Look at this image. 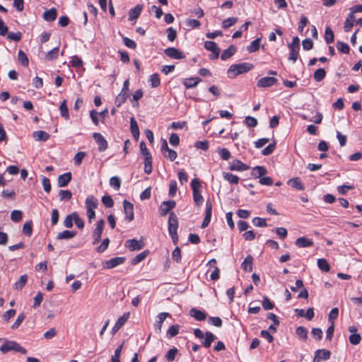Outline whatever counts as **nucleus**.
<instances>
[{"label":"nucleus","mask_w":362,"mask_h":362,"mask_svg":"<svg viewBox=\"0 0 362 362\" xmlns=\"http://www.w3.org/2000/svg\"><path fill=\"white\" fill-rule=\"evenodd\" d=\"M253 67L252 64L247 62L232 64L228 70V77L233 78L239 74L248 72L252 70Z\"/></svg>","instance_id":"nucleus-1"},{"label":"nucleus","mask_w":362,"mask_h":362,"mask_svg":"<svg viewBox=\"0 0 362 362\" xmlns=\"http://www.w3.org/2000/svg\"><path fill=\"white\" fill-rule=\"evenodd\" d=\"M10 351H14L23 354H27L26 349L22 347L18 342L15 341L6 340L1 346L0 351H1L3 354H6Z\"/></svg>","instance_id":"nucleus-2"},{"label":"nucleus","mask_w":362,"mask_h":362,"mask_svg":"<svg viewBox=\"0 0 362 362\" xmlns=\"http://www.w3.org/2000/svg\"><path fill=\"white\" fill-rule=\"evenodd\" d=\"M105 222L104 219H100L97 222L96 227L94 229L92 235L93 238V245H95L100 242L105 227Z\"/></svg>","instance_id":"nucleus-3"},{"label":"nucleus","mask_w":362,"mask_h":362,"mask_svg":"<svg viewBox=\"0 0 362 362\" xmlns=\"http://www.w3.org/2000/svg\"><path fill=\"white\" fill-rule=\"evenodd\" d=\"M168 228L170 234L175 235L177 233L178 220L174 212L169 214Z\"/></svg>","instance_id":"nucleus-4"},{"label":"nucleus","mask_w":362,"mask_h":362,"mask_svg":"<svg viewBox=\"0 0 362 362\" xmlns=\"http://www.w3.org/2000/svg\"><path fill=\"white\" fill-rule=\"evenodd\" d=\"M166 56L174 59H182L185 58V54L175 47H168L164 49Z\"/></svg>","instance_id":"nucleus-5"},{"label":"nucleus","mask_w":362,"mask_h":362,"mask_svg":"<svg viewBox=\"0 0 362 362\" xmlns=\"http://www.w3.org/2000/svg\"><path fill=\"white\" fill-rule=\"evenodd\" d=\"M176 206V202L174 200H169L163 202L160 206L159 212L161 216L167 215L170 211Z\"/></svg>","instance_id":"nucleus-6"},{"label":"nucleus","mask_w":362,"mask_h":362,"mask_svg":"<svg viewBox=\"0 0 362 362\" xmlns=\"http://www.w3.org/2000/svg\"><path fill=\"white\" fill-rule=\"evenodd\" d=\"M204 48L212 52V55L210 57L211 59H216L218 57L220 49L218 47L216 42L213 41H206L204 42Z\"/></svg>","instance_id":"nucleus-7"},{"label":"nucleus","mask_w":362,"mask_h":362,"mask_svg":"<svg viewBox=\"0 0 362 362\" xmlns=\"http://www.w3.org/2000/svg\"><path fill=\"white\" fill-rule=\"evenodd\" d=\"M93 136L94 140L98 145V151L100 152L105 151L108 147L107 141H106L105 137L100 133L97 132L93 133Z\"/></svg>","instance_id":"nucleus-8"},{"label":"nucleus","mask_w":362,"mask_h":362,"mask_svg":"<svg viewBox=\"0 0 362 362\" xmlns=\"http://www.w3.org/2000/svg\"><path fill=\"white\" fill-rule=\"evenodd\" d=\"M124 213L125 214V218L128 221H132L134 218V205L127 200L123 202Z\"/></svg>","instance_id":"nucleus-9"},{"label":"nucleus","mask_w":362,"mask_h":362,"mask_svg":"<svg viewBox=\"0 0 362 362\" xmlns=\"http://www.w3.org/2000/svg\"><path fill=\"white\" fill-rule=\"evenodd\" d=\"M278 79L275 77L266 76L258 80L257 86L259 88H269L275 85Z\"/></svg>","instance_id":"nucleus-10"},{"label":"nucleus","mask_w":362,"mask_h":362,"mask_svg":"<svg viewBox=\"0 0 362 362\" xmlns=\"http://www.w3.org/2000/svg\"><path fill=\"white\" fill-rule=\"evenodd\" d=\"M331 352L327 349H318L315 352L314 362L327 361L330 358Z\"/></svg>","instance_id":"nucleus-11"},{"label":"nucleus","mask_w":362,"mask_h":362,"mask_svg":"<svg viewBox=\"0 0 362 362\" xmlns=\"http://www.w3.org/2000/svg\"><path fill=\"white\" fill-rule=\"evenodd\" d=\"M211 214H212V204H211V202L207 201L206 203L205 217H204V221L201 226L202 228H205L209 226L210 221H211Z\"/></svg>","instance_id":"nucleus-12"},{"label":"nucleus","mask_w":362,"mask_h":362,"mask_svg":"<svg viewBox=\"0 0 362 362\" xmlns=\"http://www.w3.org/2000/svg\"><path fill=\"white\" fill-rule=\"evenodd\" d=\"M126 260L124 257H113L105 262L104 267L107 269H112L118 265L122 264Z\"/></svg>","instance_id":"nucleus-13"},{"label":"nucleus","mask_w":362,"mask_h":362,"mask_svg":"<svg viewBox=\"0 0 362 362\" xmlns=\"http://www.w3.org/2000/svg\"><path fill=\"white\" fill-rule=\"evenodd\" d=\"M129 317V313H124L116 322L115 325L112 328V334H115L119 329L125 324Z\"/></svg>","instance_id":"nucleus-14"},{"label":"nucleus","mask_w":362,"mask_h":362,"mask_svg":"<svg viewBox=\"0 0 362 362\" xmlns=\"http://www.w3.org/2000/svg\"><path fill=\"white\" fill-rule=\"evenodd\" d=\"M127 247L131 251L139 250L142 249L144 246V243L141 241H139L136 239H130L126 242Z\"/></svg>","instance_id":"nucleus-15"},{"label":"nucleus","mask_w":362,"mask_h":362,"mask_svg":"<svg viewBox=\"0 0 362 362\" xmlns=\"http://www.w3.org/2000/svg\"><path fill=\"white\" fill-rule=\"evenodd\" d=\"M71 173L70 172L64 173L58 177L57 185L59 187H66L69 182L71 180Z\"/></svg>","instance_id":"nucleus-16"},{"label":"nucleus","mask_w":362,"mask_h":362,"mask_svg":"<svg viewBox=\"0 0 362 362\" xmlns=\"http://www.w3.org/2000/svg\"><path fill=\"white\" fill-rule=\"evenodd\" d=\"M229 168L230 170L245 171L248 170L250 167L239 160H234L230 163Z\"/></svg>","instance_id":"nucleus-17"},{"label":"nucleus","mask_w":362,"mask_h":362,"mask_svg":"<svg viewBox=\"0 0 362 362\" xmlns=\"http://www.w3.org/2000/svg\"><path fill=\"white\" fill-rule=\"evenodd\" d=\"M189 315L198 321H204L206 318V314L205 312L199 310L197 308H192L189 310Z\"/></svg>","instance_id":"nucleus-18"},{"label":"nucleus","mask_w":362,"mask_h":362,"mask_svg":"<svg viewBox=\"0 0 362 362\" xmlns=\"http://www.w3.org/2000/svg\"><path fill=\"white\" fill-rule=\"evenodd\" d=\"M287 184L294 189L298 190H304L305 186L302 183L300 179L298 177H293L288 180Z\"/></svg>","instance_id":"nucleus-19"},{"label":"nucleus","mask_w":362,"mask_h":362,"mask_svg":"<svg viewBox=\"0 0 362 362\" xmlns=\"http://www.w3.org/2000/svg\"><path fill=\"white\" fill-rule=\"evenodd\" d=\"M143 9V6L141 4L136 5L134 8L129 10V20L134 21L139 18Z\"/></svg>","instance_id":"nucleus-20"},{"label":"nucleus","mask_w":362,"mask_h":362,"mask_svg":"<svg viewBox=\"0 0 362 362\" xmlns=\"http://www.w3.org/2000/svg\"><path fill=\"white\" fill-rule=\"evenodd\" d=\"M295 244L298 247H308L313 246L314 243L312 240L305 237H300L296 239Z\"/></svg>","instance_id":"nucleus-21"},{"label":"nucleus","mask_w":362,"mask_h":362,"mask_svg":"<svg viewBox=\"0 0 362 362\" xmlns=\"http://www.w3.org/2000/svg\"><path fill=\"white\" fill-rule=\"evenodd\" d=\"M57 16V11L55 8L47 10L43 13V18L47 22L54 21Z\"/></svg>","instance_id":"nucleus-22"},{"label":"nucleus","mask_w":362,"mask_h":362,"mask_svg":"<svg viewBox=\"0 0 362 362\" xmlns=\"http://www.w3.org/2000/svg\"><path fill=\"white\" fill-rule=\"evenodd\" d=\"M33 136L35 141H46L49 138V134L45 131H35L33 134Z\"/></svg>","instance_id":"nucleus-23"},{"label":"nucleus","mask_w":362,"mask_h":362,"mask_svg":"<svg viewBox=\"0 0 362 362\" xmlns=\"http://www.w3.org/2000/svg\"><path fill=\"white\" fill-rule=\"evenodd\" d=\"M130 130L134 138L136 140H138L140 134L139 129L136 121L133 117L130 118Z\"/></svg>","instance_id":"nucleus-24"},{"label":"nucleus","mask_w":362,"mask_h":362,"mask_svg":"<svg viewBox=\"0 0 362 362\" xmlns=\"http://www.w3.org/2000/svg\"><path fill=\"white\" fill-rule=\"evenodd\" d=\"M76 235V232L74 230H64L61 233H59L57 235V240H69L73 238Z\"/></svg>","instance_id":"nucleus-25"},{"label":"nucleus","mask_w":362,"mask_h":362,"mask_svg":"<svg viewBox=\"0 0 362 362\" xmlns=\"http://www.w3.org/2000/svg\"><path fill=\"white\" fill-rule=\"evenodd\" d=\"M267 173V169L264 166H255L252 168V175L255 178H261Z\"/></svg>","instance_id":"nucleus-26"},{"label":"nucleus","mask_w":362,"mask_h":362,"mask_svg":"<svg viewBox=\"0 0 362 362\" xmlns=\"http://www.w3.org/2000/svg\"><path fill=\"white\" fill-rule=\"evenodd\" d=\"M201 81L202 79L199 77L188 78L185 79L183 85L186 88H194Z\"/></svg>","instance_id":"nucleus-27"},{"label":"nucleus","mask_w":362,"mask_h":362,"mask_svg":"<svg viewBox=\"0 0 362 362\" xmlns=\"http://www.w3.org/2000/svg\"><path fill=\"white\" fill-rule=\"evenodd\" d=\"M252 263L253 257L251 255H248L241 264V268L245 272H250L252 271Z\"/></svg>","instance_id":"nucleus-28"},{"label":"nucleus","mask_w":362,"mask_h":362,"mask_svg":"<svg viewBox=\"0 0 362 362\" xmlns=\"http://www.w3.org/2000/svg\"><path fill=\"white\" fill-rule=\"evenodd\" d=\"M355 22V17L353 13H350L344 23V30L345 32H349L354 26Z\"/></svg>","instance_id":"nucleus-29"},{"label":"nucleus","mask_w":362,"mask_h":362,"mask_svg":"<svg viewBox=\"0 0 362 362\" xmlns=\"http://www.w3.org/2000/svg\"><path fill=\"white\" fill-rule=\"evenodd\" d=\"M216 339V337L211 332H206L205 333L204 340L202 341V344L205 348H209L211 343Z\"/></svg>","instance_id":"nucleus-30"},{"label":"nucleus","mask_w":362,"mask_h":362,"mask_svg":"<svg viewBox=\"0 0 362 362\" xmlns=\"http://www.w3.org/2000/svg\"><path fill=\"white\" fill-rule=\"evenodd\" d=\"M236 52V47L235 45H230L227 49L223 50L221 54V58L222 60H226L231 57Z\"/></svg>","instance_id":"nucleus-31"},{"label":"nucleus","mask_w":362,"mask_h":362,"mask_svg":"<svg viewBox=\"0 0 362 362\" xmlns=\"http://www.w3.org/2000/svg\"><path fill=\"white\" fill-rule=\"evenodd\" d=\"M98 205V199L93 196H88L86 199V209H94L97 208Z\"/></svg>","instance_id":"nucleus-32"},{"label":"nucleus","mask_w":362,"mask_h":362,"mask_svg":"<svg viewBox=\"0 0 362 362\" xmlns=\"http://www.w3.org/2000/svg\"><path fill=\"white\" fill-rule=\"evenodd\" d=\"M152 156L151 154L144 156V172L149 175L152 173Z\"/></svg>","instance_id":"nucleus-33"},{"label":"nucleus","mask_w":362,"mask_h":362,"mask_svg":"<svg viewBox=\"0 0 362 362\" xmlns=\"http://www.w3.org/2000/svg\"><path fill=\"white\" fill-rule=\"evenodd\" d=\"M28 276L27 274H23L21 276L18 281H17L14 285L13 288L16 290H21L25 285L27 281H28Z\"/></svg>","instance_id":"nucleus-34"},{"label":"nucleus","mask_w":362,"mask_h":362,"mask_svg":"<svg viewBox=\"0 0 362 362\" xmlns=\"http://www.w3.org/2000/svg\"><path fill=\"white\" fill-rule=\"evenodd\" d=\"M308 330L305 327L300 326L296 329V334L299 338L305 341L308 339Z\"/></svg>","instance_id":"nucleus-35"},{"label":"nucleus","mask_w":362,"mask_h":362,"mask_svg":"<svg viewBox=\"0 0 362 362\" xmlns=\"http://www.w3.org/2000/svg\"><path fill=\"white\" fill-rule=\"evenodd\" d=\"M325 40L327 44L332 43L334 40V35L332 28L327 26L325 31Z\"/></svg>","instance_id":"nucleus-36"},{"label":"nucleus","mask_w":362,"mask_h":362,"mask_svg":"<svg viewBox=\"0 0 362 362\" xmlns=\"http://www.w3.org/2000/svg\"><path fill=\"white\" fill-rule=\"evenodd\" d=\"M149 252L148 250H144L142 252L136 255L131 261L132 264L136 265L142 260H144L147 255H148Z\"/></svg>","instance_id":"nucleus-37"},{"label":"nucleus","mask_w":362,"mask_h":362,"mask_svg":"<svg viewBox=\"0 0 362 362\" xmlns=\"http://www.w3.org/2000/svg\"><path fill=\"white\" fill-rule=\"evenodd\" d=\"M168 315L169 313H160L158 315V320L155 323V327L156 329H158V332H161L162 323Z\"/></svg>","instance_id":"nucleus-38"},{"label":"nucleus","mask_w":362,"mask_h":362,"mask_svg":"<svg viewBox=\"0 0 362 362\" xmlns=\"http://www.w3.org/2000/svg\"><path fill=\"white\" fill-rule=\"evenodd\" d=\"M325 76L326 71L323 68L317 69L313 74V78L317 82L322 81L325 78Z\"/></svg>","instance_id":"nucleus-39"},{"label":"nucleus","mask_w":362,"mask_h":362,"mask_svg":"<svg viewBox=\"0 0 362 362\" xmlns=\"http://www.w3.org/2000/svg\"><path fill=\"white\" fill-rule=\"evenodd\" d=\"M261 38H257L253 40L249 46L247 47V50L250 53H253L257 52L259 49Z\"/></svg>","instance_id":"nucleus-40"},{"label":"nucleus","mask_w":362,"mask_h":362,"mask_svg":"<svg viewBox=\"0 0 362 362\" xmlns=\"http://www.w3.org/2000/svg\"><path fill=\"white\" fill-rule=\"evenodd\" d=\"M59 111H60V115L62 117H64L65 119H69V111H68V107L66 105V100H64L61 103L60 106H59Z\"/></svg>","instance_id":"nucleus-41"},{"label":"nucleus","mask_w":362,"mask_h":362,"mask_svg":"<svg viewBox=\"0 0 362 362\" xmlns=\"http://www.w3.org/2000/svg\"><path fill=\"white\" fill-rule=\"evenodd\" d=\"M223 178L228 181L231 184H238L239 182V177L230 173H223Z\"/></svg>","instance_id":"nucleus-42"},{"label":"nucleus","mask_w":362,"mask_h":362,"mask_svg":"<svg viewBox=\"0 0 362 362\" xmlns=\"http://www.w3.org/2000/svg\"><path fill=\"white\" fill-rule=\"evenodd\" d=\"M317 266L323 272H327L330 270V266L325 259H319L317 260Z\"/></svg>","instance_id":"nucleus-43"},{"label":"nucleus","mask_w":362,"mask_h":362,"mask_svg":"<svg viewBox=\"0 0 362 362\" xmlns=\"http://www.w3.org/2000/svg\"><path fill=\"white\" fill-rule=\"evenodd\" d=\"M337 48L340 52L343 54H349L350 52L349 46L346 43L341 41L337 42Z\"/></svg>","instance_id":"nucleus-44"},{"label":"nucleus","mask_w":362,"mask_h":362,"mask_svg":"<svg viewBox=\"0 0 362 362\" xmlns=\"http://www.w3.org/2000/svg\"><path fill=\"white\" fill-rule=\"evenodd\" d=\"M149 81L152 88H157L160 85V81L158 74H153L151 75Z\"/></svg>","instance_id":"nucleus-45"},{"label":"nucleus","mask_w":362,"mask_h":362,"mask_svg":"<svg viewBox=\"0 0 362 362\" xmlns=\"http://www.w3.org/2000/svg\"><path fill=\"white\" fill-rule=\"evenodd\" d=\"M59 196L60 201H69L71 199L72 193L69 190L60 189Z\"/></svg>","instance_id":"nucleus-46"},{"label":"nucleus","mask_w":362,"mask_h":362,"mask_svg":"<svg viewBox=\"0 0 362 362\" xmlns=\"http://www.w3.org/2000/svg\"><path fill=\"white\" fill-rule=\"evenodd\" d=\"M23 233L26 236H31L33 233V223L31 221H27L24 223L23 227Z\"/></svg>","instance_id":"nucleus-47"},{"label":"nucleus","mask_w":362,"mask_h":362,"mask_svg":"<svg viewBox=\"0 0 362 362\" xmlns=\"http://www.w3.org/2000/svg\"><path fill=\"white\" fill-rule=\"evenodd\" d=\"M110 185L115 190H118L121 186V180L119 177L115 176L110 179Z\"/></svg>","instance_id":"nucleus-48"},{"label":"nucleus","mask_w":362,"mask_h":362,"mask_svg":"<svg viewBox=\"0 0 362 362\" xmlns=\"http://www.w3.org/2000/svg\"><path fill=\"white\" fill-rule=\"evenodd\" d=\"M58 53H59V47H54L47 53V54L45 56V59L49 61L55 59L58 57Z\"/></svg>","instance_id":"nucleus-49"},{"label":"nucleus","mask_w":362,"mask_h":362,"mask_svg":"<svg viewBox=\"0 0 362 362\" xmlns=\"http://www.w3.org/2000/svg\"><path fill=\"white\" fill-rule=\"evenodd\" d=\"M262 305L263 308L266 310H272L274 307V304L266 296L263 297Z\"/></svg>","instance_id":"nucleus-50"},{"label":"nucleus","mask_w":362,"mask_h":362,"mask_svg":"<svg viewBox=\"0 0 362 362\" xmlns=\"http://www.w3.org/2000/svg\"><path fill=\"white\" fill-rule=\"evenodd\" d=\"M238 21V18L235 17H231L228 18L227 19H225L222 22V27L225 29L228 28L235 24Z\"/></svg>","instance_id":"nucleus-51"},{"label":"nucleus","mask_w":362,"mask_h":362,"mask_svg":"<svg viewBox=\"0 0 362 362\" xmlns=\"http://www.w3.org/2000/svg\"><path fill=\"white\" fill-rule=\"evenodd\" d=\"M129 97V95H124L123 93H119L115 98V104L117 107H120L125 103L127 99Z\"/></svg>","instance_id":"nucleus-52"},{"label":"nucleus","mask_w":362,"mask_h":362,"mask_svg":"<svg viewBox=\"0 0 362 362\" xmlns=\"http://www.w3.org/2000/svg\"><path fill=\"white\" fill-rule=\"evenodd\" d=\"M180 326L177 325H172L167 331V335L169 338L176 336L179 333Z\"/></svg>","instance_id":"nucleus-53"},{"label":"nucleus","mask_w":362,"mask_h":362,"mask_svg":"<svg viewBox=\"0 0 362 362\" xmlns=\"http://www.w3.org/2000/svg\"><path fill=\"white\" fill-rule=\"evenodd\" d=\"M18 59L24 66H28V63H29L28 59L26 54L22 50L18 51Z\"/></svg>","instance_id":"nucleus-54"},{"label":"nucleus","mask_w":362,"mask_h":362,"mask_svg":"<svg viewBox=\"0 0 362 362\" xmlns=\"http://www.w3.org/2000/svg\"><path fill=\"white\" fill-rule=\"evenodd\" d=\"M218 153L221 158L224 160H228L230 158L231 155L230 151L226 148H221L218 149Z\"/></svg>","instance_id":"nucleus-55"},{"label":"nucleus","mask_w":362,"mask_h":362,"mask_svg":"<svg viewBox=\"0 0 362 362\" xmlns=\"http://www.w3.org/2000/svg\"><path fill=\"white\" fill-rule=\"evenodd\" d=\"M339 315V310L337 308H334L331 310L329 316L328 320L331 324L334 325V320L337 318Z\"/></svg>","instance_id":"nucleus-56"},{"label":"nucleus","mask_w":362,"mask_h":362,"mask_svg":"<svg viewBox=\"0 0 362 362\" xmlns=\"http://www.w3.org/2000/svg\"><path fill=\"white\" fill-rule=\"evenodd\" d=\"M73 216H74V221L75 224L76 225V226L80 229L83 228L84 221L82 218H81L79 217L78 213L76 211L73 212Z\"/></svg>","instance_id":"nucleus-57"},{"label":"nucleus","mask_w":362,"mask_h":362,"mask_svg":"<svg viewBox=\"0 0 362 362\" xmlns=\"http://www.w3.org/2000/svg\"><path fill=\"white\" fill-rule=\"evenodd\" d=\"M194 202L197 206H199L203 203L204 198L200 191L192 192Z\"/></svg>","instance_id":"nucleus-58"},{"label":"nucleus","mask_w":362,"mask_h":362,"mask_svg":"<svg viewBox=\"0 0 362 362\" xmlns=\"http://www.w3.org/2000/svg\"><path fill=\"white\" fill-rule=\"evenodd\" d=\"M23 213L19 210H13L11 214V219L14 222H19L22 219Z\"/></svg>","instance_id":"nucleus-59"},{"label":"nucleus","mask_w":362,"mask_h":362,"mask_svg":"<svg viewBox=\"0 0 362 362\" xmlns=\"http://www.w3.org/2000/svg\"><path fill=\"white\" fill-rule=\"evenodd\" d=\"M86 156V152H83V151L78 152L74 158L75 165H81L83 159L85 158Z\"/></svg>","instance_id":"nucleus-60"},{"label":"nucleus","mask_w":362,"mask_h":362,"mask_svg":"<svg viewBox=\"0 0 362 362\" xmlns=\"http://www.w3.org/2000/svg\"><path fill=\"white\" fill-rule=\"evenodd\" d=\"M252 223L255 226L257 227H266L267 226L266 219L260 217L254 218Z\"/></svg>","instance_id":"nucleus-61"},{"label":"nucleus","mask_w":362,"mask_h":362,"mask_svg":"<svg viewBox=\"0 0 362 362\" xmlns=\"http://www.w3.org/2000/svg\"><path fill=\"white\" fill-rule=\"evenodd\" d=\"M275 148H276V142L274 141L272 144H270L266 148H264L262 150V153L264 156H269L274 152Z\"/></svg>","instance_id":"nucleus-62"},{"label":"nucleus","mask_w":362,"mask_h":362,"mask_svg":"<svg viewBox=\"0 0 362 362\" xmlns=\"http://www.w3.org/2000/svg\"><path fill=\"white\" fill-rule=\"evenodd\" d=\"M103 204L107 208H111L114 205L112 198L110 195H105L102 197Z\"/></svg>","instance_id":"nucleus-63"},{"label":"nucleus","mask_w":362,"mask_h":362,"mask_svg":"<svg viewBox=\"0 0 362 362\" xmlns=\"http://www.w3.org/2000/svg\"><path fill=\"white\" fill-rule=\"evenodd\" d=\"M109 243H110V239L107 238H105L102 241V243L100 244V245L96 248L97 252H100V253L105 252L107 250V248L108 247Z\"/></svg>","instance_id":"nucleus-64"}]
</instances>
